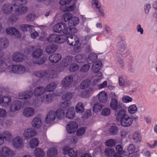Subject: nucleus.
Wrapping results in <instances>:
<instances>
[{"mask_svg":"<svg viewBox=\"0 0 157 157\" xmlns=\"http://www.w3.org/2000/svg\"><path fill=\"white\" fill-rule=\"evenodd\" d=\"M116 120L120 122L121 125L125 127L130 126L132 123L133 120L124 109H121L117 113Z\"/></svg>","mask_w":157,"mask_h":157,"instance_id":"obj_1","label":"nucleus"},{"mask_svg":"<svg viewBox=\"0 0 157 157\" xmlns=\"http://www.w3.org/2000/svg\"><path fill=\"white\" fill-rule=\"evenodd\" d=\"M72 59L73 57L72 56H66L63 59L61 65L58 67V68L56 70L53 69L49 71V74L50 77L53 78L56 77L57 72L63 71L64 68L72 62Z\"/></svg>","mask_w":157,"mask_h":157,"instance_id":"obj_2","label":"nucleus"},{"mask_svg":"<svg viewBox=\"0 0 157 157\" xmlns=\"http://www.w3.org/2000/svg\"><path fill=\"white\" fill-rule=\"evenodd\" d=\"M61 94L58 93L57 94L54 93L52 94H45L41 97L35 98L33 102L35 105L37 106L41 105L43 103L48 104L52 102L54 96H59Z\"/></svg>","mask_w":157,"mask_h":157,"instance_id":"obj_3","label":"nucleus"},{"mask_svg":"<svg viewBox=\"0 0 157 157\" xmlns=\"http://www.w3.org/2000/svg\"><path fill=\"white\" fill-rule=\"evenodd\" d=\"M69 107V104L67 101L62 102L59 105V108L55 111L56 117L61 120L64 116V111Z\"/></svg>","mask_w":157,"mask_h":157,"instance_id":"obj_4","label":"nucleus"},{"mask_svg":"<svg viewBox=\"0 0 157 157\" xmlns=\"http://www.w3.org/2000/svg\"><path fill=\"white\" fill-rule=\"evenodd\" d=\"M28 10V8L26 6L18 7L15 9V14L9 18V21L13 22H15L18 18V16L22 15L26 13Z\"/></svg>","mask_w":157,"mask_h":157,"instance_id":"obj_5","label":"nucleus"},{"mask_svg":"<svg viewBox=\"0 0 157 157\" xmlns=\"http://www.w3.org/2000/svg\"><path fill=\"white\" fill-rule=\"evenodd\" d=\"M53 31L56 33L63 32L64 33L68 34L69 29L67 25L61 22L55 25L53 27Z\"/></svg>","mask_w":157,"mask_h":157,"instance_id":"obj_6","label":"nucleus"},{"mask_svg":"<svg viewBox=\"0 0 157 157\" xmlns=\"http://www.w3.org/2000/svg\"><path fill=\"white\" fill-rule=\"evenodd\" d=\"M65 37L64 35L52 34L47 38V40L49 42L54 41L56 43L61 44L65 41Z\"/></svg>","mask_w":157,"mask_h":157,"instance_id":"obj_7","label":"nucleus"},{"mask_svg":"<svg viewBox=\"0 0 157 157\" xmlns=\"http://www.w3.org/2000/svg\"><path fill=\"white\" fill-rule=\"evenodd\" d=\"M13 147L17 149H21L24 147V143L23 139L20 136L15 137L12 141Z\"/></svg>","mask_w":157,"mask_h":157,"instance_id":"obj_8","label":"nucleus"},{"mask_svg":"<svg viewBox=\"0 0 157 157\" xmlns=\"http://www.w3.org/2000/svg\"><path fill=\"white\" fill-rule=\"evenodd\" d=\"M15 154L14 151L8 147L4 146L0 148V157H11Z\"/></svg>","mask_w":157,"mask_h":157,"instance_id":"obj_9","label":"nucleus"},{"mask_svg":"<svg viewBox=\"0 0 157 157\" xmlns=\"http://www.w3.org/2000/svg\"><path fill=\"white\" fill-rule=\"evenodd\" d=\"M13 73L22 74L26 72L25 68L22 65H13L10 67Z\"/></svg>","mask_w":157,"mask_h":157,"instance_id":"obj_10","label":"nucleus"},{"mask_svg":"<svg viewBox=\"0 0 157 157\" xmlns=\"http://www.w3.org/2000/svg\"><path fill=\"white\" fill-rule=\"evenodd\" d=\"M67 42L70 46H76L79 42L78 37L75 35H71L67 37Z\"/></svg>","mask_w":157,"mask_h":157,"instance_id":"obj_11","label":"nucleus"},{"mask_svg":"<svg viewBox=\"0 0 157 157\" xmlns=\"http://www.w3.org/2000/svg\"><path fill=\"white\" fill-rule=\"evenodd\" d=\"M22 134L25 139H29L35 136L36 132L33 128H29L25 129Z\"/></svg>","mask_w":157,"mask_h":157,"instance_id":"obj_12","label":"nucleus"},{"mask_svg":"<svg viewBox=\"0 0 157 157\" xmlns=\"http://www.w3.org/2000/svg\"><path fill=\"white\" fill-rule=\"evenodd\" d=\"M13 6L16 7V6H13V2L12 4L9 3L5 4L2 6V12L5 14H8L10 13L13 11Z\"/></svg>","mask_w":157,"mask_h":157,"instance_id":"obj_13","label":"nucleus"},{"mask_svg":"<svg viewBox=\"0 0 157 157\" xmlns=\"http://www.w3.org/2000/svg\"><path fill=\"white\" fill-rule=\"evenodd\" d=\"M63 151L64 154H68L71 157H75L77 155V151L75 148L66 147L63 149Z\"/></svg>","mask_w":157,"mask_h":157,"instance_id":"obj_14","label":"nucleus"},{"mask_svg":"<svg viewBox=\"0 0 157 157\" xmlns=\"http://www.w3.org/2000/svg\"><path fill=\"white\" fill-rule=\"evenodd\" d=\"M6 32L7 34L14 35L18 38L21 36V34L19 31L14 27L7 28L6 29Z\"/></svg>","mask_w":157,"mask_h":157,"instance_id":"obj_15","label":"nucleus"},{"mask_svg":"<svg viewBox=\"0 0 157 157\" xmlns=\"http://www.w3.org/2000/svg\"><path fill=\"white\" fill-rule=\"evenodd\" d=\"M21 103L20 102L17 101H13L10 104V111L14 113L16 111L19 110L21 108Z\"/></svg>","mask_w":157,"mask_h":157,"instance_id":"obj_16","label":"nucleus"},{"mask_svg":"<svg viewBox=\"0 0 157 157\" xmlns=\"http://www.w3.org/2000/svg\"><path fill=\"white\" fill-rule=\"evenodd\" d=\"M99 102L102 103H105L107 101L108 95L106 93L102 91L99 93L97 96Z\"/></svg>","mask_w":157,"mask_h":157,"instance_id":"obj_17","label":"nucleus"},{"mask_svg":"<svg viewBox=\"0 0 157 157\" xmlns=\"http://www.w3.org/2000/svg\"><path fill=\"white\" fill-rule=\"evenodd\" d=\"M77 124L73 121L70 122L67 126V132L70 133H74L77 130Z\"/></svg>","mask_w":157,"mask_h":157,"instance_id":"obj_18","label":"nucleus"},{"mask_svg":"<svg viewBox=\"0 0 157 157\" xmlns=\"http://www.w3.org/2000/svg\"><path fill=\"white\" fill-rule=\"evenodd\" d=\"M62 56L60 54L56 53L50 55L48 58V59L50 63H53L59 62Z\"/></svg>","mask_w":157,"mask_h":157,"instance_id":"obj_19","label":"nucleus"},{"mask_svg":"<svg viewBox=\"0 0 157 157\" xmlns=\"http://www.w3.org/2000/svg\"><path fill=\"white\" fill-rule=\"evenodd\" d=\"M55 111L51 110L48 113L45 118V121L47 123H50L56 119Z\"/></svg>","mask_w":157,"mask_h":157,"instance_id":"obj_20","label":"nucleus"},{"mask_svg":"<svg viewBox=\"0 0 157 157\" xmlns=\"http://www.w3.org/2000/svg\"><path fill=\"white\" fill-rule=\"evenodd\" d=\"M73 82V77L72 76L69 75L65 77L62 81V85L64 87L70 86Z\"/></svg>","mask_w":157,"mask_h":157,"instance_id":"obj_21","label":"nucleus"},{"mask_svg":"<svg viewBox=\"0 0 157 157\" xmlns=\"http://www.w3.org/2000/svg\"><path fill=\"white\" fill-rule=\"evenodd\" d=\"M94 92V89L92 88H89L88 89L84 90L80 92L79 95L81 97L87 98L92 94Z\"/></svg>","mask_w":157,"mask_h":157,"instance_id":"obj_22","label":"nucleus"},{"mask_svg":"<svg viewBox=\"0 0 157 157\" xmlns=\"http://www.w3.org/2000/svg\"><path fill=\"white\" fill-rule=\"evenodd\" d=\"M33 92L30 90H27L24 92L20 93L18 97L20 99H28L31 98L33 96Z\"/></svg>","mask_w":157,"mask_h":157,"instance_id":"obj_23","label":"nucleus"},{"mask_svg":"<svg viewBox=\"0 0 157 157\" xmlns=\"http://www.w3.org/2000/svg\"><path fill=\"white\" fill-rule=\"evenodd\" d=\"M35 110L32 107L25 108L23 112V114L24 116L27 117L33 116Z\"/></svg>","mask_w":157,"mask_h":157,"instance_id":"obj_24","label":"nucleus"},{"mask_svg":"<svg viewBox=\"0 0 157 157\" xmlns=\"http://www.w3.org/2000/svg\"><path fill=\"white\" fill-rule=\"evenodd\" d=\"M11 101V98L8 96L0 97V104L3 107L8 106Z\"/></svg>","mask_w":157,"mask_h":157,"instance_id":"obj_25","label":"nucleus"},{"mask_svg":"<svg viewBox=\"0 0 157 157\" xmlns=\"http://www.w3.org/2000/svg\"><path fill=\"white\" fill-rule=\"evenodd\" d=\"M32 126L35 128H39L42 126V121L40 118L35 117L31 122Z\"/></svg>","mask_w":157,"mask_h":157,"instance_id":"obj_26","label":"nucleus"},{"mask_svg":"<svg viewBox=\"0 0 157 157\" xmlns=\"http://www.w3.org/2000/svg\"><path fill=\"white\" fill-rule=\"evenodd\" d=\"M24 57L23 54L18 52L14 53L12 56L13 60L17 62L22 61L24 60Z\"/></svg>","mask_w":157,"mask_h":157,"instance_id":"obj_27","label":"nucleus"},{"mask_svg":"<svg viewBox=\"0 0 157 157\" xmlns=\"http://www.w3.org/2000/svg\"><path fill=\"white\" fill-rule=\"evenodd\" d=\"M79 22V18L77 17L72 16L68 22V24L70 27H73L77 25Z\"/></svg>","mask_w":157,"mask_h":157,"instance_id":"obj_28","label":"nucleus"},{"mask_svg":"<svg viewBox=\"0 0 157 157\" xmlns=\"http://www.w3.org/2000/svg\"><path fill=\"white\" fill-rule=\"evenodd\" d=\"M101 64L100 61H97L94 63L92 67V71L95 73L98 72L101 67Z\"/></svg>","mask_w":157,"mask_h":157,"instance_id":"obj_29","label":"nucleus"},{"mask_svg":"<svg viewBox=\"0 0 157 157\" xmlns=\"http://www.w3.org/2000/svg\"><path fill=\"white\" fill-rule=\"evenodd\" d=\"M75 115L74 108L73 107H71L67 110L66 116L68 119H73L75 117Z\"/></svg>","mask_w":157,"mask_h":157,"instance_id":"obj_30","label":"nucleus"},{"mask_svg":"<svg viewBox=\"0 0 157 157\" xmlns=\"http://www.w3.org/2000/svg\"><path fill=\"white\" fill-rule=\"evenodd\" d=\"M57 49L56 45L54 44L48 45L46 48V52L48 54L55 52Z\"/></svg>","mask_w":157,"mask_h":157,"instance_id":"obj_31","label":"nucleus"},{"mask_svg":"<svg viewBox=\"0 0 157 157\" xmlns=\"http://www.w3.org/2000/svg\"><path fill=\"white\" fill-rule=\"evenodd\" d=\"M119 84L121 86H128L130 85V82L126 79H124L122 77H119Z\"/></svg>","mask_w":157,"mask_h":157,"instance_id":"obj_32","label":"nucleus"},{"mask_svg":"<svg viewBox=\"0 0 157 157\" xmlns=\"http://www.w3.org/2000/svg\"><path fill=\"white\" fill-rule=\"evenodd\" d=\"M45 91L44 87L39 86L36 87L34 90V95L36 96H40L44 94Z\"/></svg>","mask_w":157,"mask_h":157,"instance_id":"obj_33","label":"nucleus"},{"mask_svg":"<svg viewBox=\"0 0 157 157\" xmlns=\"http://www.w3.org/2000/svg\"><path fill=\"white\" fill-rule=\"evenodd\" d=\"M120 105V103L118 102V100H113L110 101L109 106L112 110H116L119 108Z\"/></svg>","mask_w":157,"mask_h":157,"instance_id":"obj_34","label":"nucleus"},{"mask_svg":"<svg viewBox=\"0 0 157 157\" xmlns=\"http://www.w3.org/2000/svg\"><path fill=\"white\" fill-rule=\"evenodd\" d=\"M34 155L35 157H44L45 154L42 149L37 148L34 151Z\"/></svg>","mask_w":157,"mask_h":157,"instance_id":"obj_35","label":"nucleus"},{"mask_svg":"<svg viewBox=\"0 0 157 157\" xmlns=\"http://www.w3.org/2000/svg\"><path fill=\"white\" fill-rule=\"evenodd\" d=\"M127 110L129 114H133L137 112L138 108L136 104H133L130 105L128 107Z\"/></svg>","mask_w":157,"mask_h":157,"instance_id":"obj_36","label":"nucleus"},{"mask_svg":"<svg viewBox=\"0 0 157 157\" xmlns=\"http://www.w3.org/2000/svg\"><path fill=\"white\" fill-rule=\"evenodd\" d=\"M75 111L77 113H81L83 112L84 110L83 104L82 102H78L75 106Z\"/></svg>","mask_w":157,"mask_h":157,"instance_id":"obj_37","label":"nucleus"},{"mask_svg":"<svg viewBox=\"0 0 157 157\" xmlns=\"http://www.w3.org/2000/svg\"><path fill=\"white\" fill-rule=\"evenodd\" d=\"M43 54V51L40 48L34 50L32 54L33 57L35 59L39 58Z\"/></svg>","mask_w":157,"mask_h":157,"instance_id":"obj_38","label":"nucleus"},{"mask_svg":"<svg viewBox=\"0 0 157 157\" xmlns=\"http://www.w3.org/2000/svg\"><path fill=\"white\" fill-rule=\"evenodd\" d=\"M48 157H56L57 154V151L55 148L49 149L47 151Z\"/></svg>","mask_w":157,"mask_h":157,"instance_id":"obj_39","label":"nucleus"},{"mask_svg":"<svg viewBox=\"0 0 157 157\" xmlns=\"http://www.w3.org/2000/svg\"><path fill=\"white\" fill-rule=\"evenodd\" d=\"M97 56L94 53L90 54L87 58L86 61L88 63L91 64L97 59Z\"/></svg>","mask_w":157,"mask_h":157,"instance_id":"obj_40","label":"nucleus"},{"mask_svg":"<svg viewBox=\"0 0 157 157\" xmlns=\"http://www.w3.org/2000/svg\"><path fill=\"white\" fill-rule=\"evenodd\" d=\"M135 151V146L133 144H130L126 150H125L124 155H129L132 154Z\"/></svg>","mask_w":157,"mask_h":157,"instance_id":"obj_41","label":"nucleus"},{"mask_svg":"<svg viewBox=\"0 0 157 157\" xmlns=\"http://www.w3.org/2000/svg\"><path fill=\"white\" fill-rule=\"evenodd\" d=\"M90 80L88 79H86L83 80L81 82L80 84V87L82 89L86 88L90 86Z\"/></svg>","mask_w":157,"mask_h":157,"instance_id":"obj_42","label":"nucleus"},{"mask_svg":"<svg viewBox=\"0 0 157 157\" xmlns=\"http://www.w3.org/2000/svg\"><path fill=\"white\" fill-rule=\"evenodd\" d=\"M8 45V40L5 38L0 39V48L3 49L6 48Z\"/></svg>","mask_w":157,"mask_h":157,"instance_id":"obj_43","label":"nucleus"},{"mask_svg":"<svg viewBox=\"0 0 157 157\" xmlns=\"http://www.w3.org/2000/svg\"><path fill=\"white\" fill-rule=\"evenodd\" d=\"M102 74L101 73H98L95 77L97 78L95 79L93 81L92 84L93 85H98L100 82L101 80L102 79Z\"/></svg>","mask_w":157,"mask_h":157,"instance_id":"obj_44","label":"nucleus"},{"mask_svg":"<svg viewBox=\"0 0 157 157\" xmlns=\"http://www.w3.org/2000/svg\"><path fill=\"white\" fill-rule=\"evenodd\" d=\"M38 144L39 141L36 138L32 139L29 142V146L32 148H34L37 146Z\"/></svg>","mask_w":157,"mask_h":157,"instance_id":"obj_45","label":"nucleus"},{"mask_svg":"<svg viewBox=\"0 0 157 157\" xmlns=\"http://www.w3.org/2000/svg\"><path fill=\"white\" fill-rule=\"evenodd\" d=\"M72 97V94L71 92H67L65 94L62 96V98L63 100L65 101L64 102L67 101L69 103V104L70 103L68 102L71 99Z\"/></svg>","mask_w":157,"mask_h":157,"instance_id":"obj_46","label":"nucleus"},{"mask_svg":"<svg viewBox=\"0 0 157 157\" xmlns=\"http://www.w3.org/2000/svg\"><path fill=\"white\" fill-rule=\"evenodd\" d=\"M56 84L54 82H52L48 84L45 89V90L47 91H52L56 87Z\"/></svg>","mask_w":157,"mask_h":157,"instance_id":"obj_47","label":"nucleus"},{"mask_svg":"<svg viewBox=\"0 0 157 157\" xmlns=\"http://www.w3.org/2000/svg\"><path fill=\"white\" fill-rule=\"evenodd\" d=\"M36 76L40 78H46L48 76V74L45 71H38L36 72L35 73Z\"/></svg>","mask_w":157,"mask_h":157,"instance_id":"obj_48","label":"nucleus"},{"mask_svg":"<svg viewBox=\"0 0 157 157\" xmlns=\"http://www.w3.org/2000/svg\"><path fill=\"white\" fill-rule=\"evenodd\" d=\"M102 105L99 102L95 104L93 107V110L95 113L100 112L102 108Z\"/></svg>","mask_w":157,"mask_h":157,"instance_id":"obj_49","label":"nucleus"},{"mask_svg":"<svg viewBox=\"0 0 157 157\" xmlns=\"http://www.w3.org/2000/svg\"><path fill=\"white\" fill-rule=\"evenodd\" d=\"M33 28H34L33 26L28 24L23 25L20 26L21 30L24 32L27 31L28 29L29 32L31 29H33Z\"/></svg>","mask_w":157,"mask_h":157,"instance_id":"obj_50","label":"nucleus"},{"mask_svg":"<svg viewBox=\"0 0 157 157\" xmlns=\"http://www.w3.org/2000/svg\"><path fill=\"white\" fill-rule=\"evenodd\" d=\"M25 0H14L13 1V5L14 6H20L26 4Z\"/></svg>","mask_w":157,"mask_h":157,"instance_id":"obj_51","label":"nucleus"},{"mask_svg":"<svg viewBox=\"0 0 157 157\" xmlns=\"http://www.w3.org/2000/svg\"><path fill=\"white\" fill-rule=\"evenodd\" d=\"M132 138L135 142H140L141 140L140 135L137 132H135L132 134Z\"/></svg>","mask_w":157,"mask_h":157,"instance_id":"obj_52","label":"nucleus"},{"mask_svg":"<svg viewBox=\"0 0 157 157\" xmlns=\"http://www.w3.org/2000/svg\"><path fill=\"white\" fill-rule=\"evenodd\" d=\"M72 16V15L71 13H67L63 14L62 16V20L65 22H68L70 19H71V17Z\"/></svg>","mask_w":157,"mask_h":157,"instance_id":"obj_53","label":"nucleus"},{"mask_svg":"<svg viewBox=\"0 0 157 157\" xmlns=\"http://www.w3.org/2000/svg\"><path fill=\"white\" fill-rule=\"evenodd\" d=\"M116 144V141L113 139L107 140L105 142V145L108 147H112L115 146Z\"/></svg>","mask_w":157,"mask_h":157,"instance_id":"obj_54","label":"nucleus"},{"mask_svg":"<svg viewBox=\"0 0 157 157\" xmlns=\"http://www.w3.org/2000/svg\"><path fill=\"white\" fill-rule=\"evenodd\" d=\"M1 135H2L3 138L6 140H9L11 136V133L9 131H7L3 132Z\"/></svg>","mask_w":157,"mask_h":157,"instance_id":"obj_55","label":"nucleus"},{"mask_svg":"<svg viewBox=\"0 0 157 157\" xmlns=\"http://www.w3.org/2000/svg\"><path fill=\"white\" fill-rule=\"evenodd\" d=\"M79 68V66L75 63L71 64L69 68V70L71 72H75L78 70Z\"/></svg>","mask_w":157,"mask_h":157,"instance_id":"obj_56","label":"nucleus"},{"mask_svg":"<svg viewBox=\"0 0 157 157\" xmlns=\"http://www.w3.org/2000/svg\"><path fill=\"white\" fill-rule=\"evenodd\" d=\"M118 130V128L116 126H113L110 127L109 132L111 135H115L117 134Z\"/></svg>","mask_w":157,"mask_h":157,"instance_id":"obj_57","label":"nucleus"},{"mask_svg":"<svg viewBox=\"0 0 157 157\" xmlns=\"http://www.w3.org/2000/svg\"><path fill=\"white\" fill-rule=\"evenodd\" d=\"M111 29L109 26L105 25L103 26V31L102 34L104 35H106L107 34H109L111 32Z\"/></svg>","mask_w":157,"mask_h":157,"instance_id":"obj_58","label":"nucleus"},{"mask_svg":"<svg viewBox=\"0 0 157 157\" xmlns=\"http://www.w3.org/2000/svg\"><path fill=\"white\" fill-rule=\"evenodd\" d=\"M128 131L127 130L122 129L120 132L119 134L121 138H125L128 135Z\"/></svg>","mask_w":157,"mask_h":157,"instance_id":"obj_59","label":"nucleus"},{"mask_svg":"<svg viewBox=\"0 0 157 157\" xmlns=\"http://www.w3.org/2000/svg\"><path fill=\"white\" fill-rule=\"evenodd\" d=\"M84 58V55L82 54H79L77 55L75 57V60L77 62L80 63L83 61Z\"/></svg>","mask_w":157,"mask_h":157,"instance_id":"obj_60","label":"nucleus"},{"mask_svg":"<svg viewBox=\"0 0 157 157\" xmlns=\"http://www.w3.org/2000/svg\"><path fill=\"white\" fill-rule=\"evenodd\" d=\"M105 154L108 156H113L114 157V151L113 149H106L105 151Z\"/></svg>","mask_w":157,"mask_h":157,"instance_id":"obj_61","label":"nucleus"},{"mask_svg":"<svg viewBox=\"0 0 157 157\" xmlns=\"http://www.w3.org/2000/svg\"><path fill=\"white\" fill-rule=\"evenodd\" d=\"M122 100L123 102L127 103L131 102L132 101V98L128 96L125 95L122 98Z\"/></svg>","mask_w":157,"mask_h":157,"instance_id":"obj_62","label":"nucleus"},{"mask_svg":"<svg viewBox=\"0 0 157 157\" xmlns=\"http://www.w3.org/2000/svg\"><path fill=\"white\" fill-rule=\"evenodd\" d=\"M90 68V66L89 64H85L81 67L80 71L82 72L86 73L89 71Z\"/></svg>","mask_w":157,"mask_h":157,"instance_id":"obj_63","label":"nucleus"},{"mask_svg":"<svg viewBox=\"0 0 157 157\" xmlns=\"http://www.w3.org/2000/svg\"><path fill=\"white\" fill-rule=\"evenodd\" d=\"M92 7L94 8L99 9L101 7L98 0H92L91 2Z\"/></svg>","mask_w":157,"mask_h":157,"instance_id":"obj_64","label":"nucleus"}]
</instances>
